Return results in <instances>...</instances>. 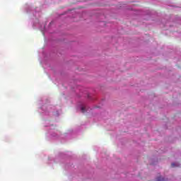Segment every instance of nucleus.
Here are the masks:
<instances>
[{
    "instance_id": "f257e3e1",
    "label": "nucleus",
    "mask_w": 181,
    "mask_h": 181,
    "mask_svg": "<svg viewBox=\"0 0 181 181\" xmlns=\"http://www.w3.org/2000/svg\"><path fill=\"white\" fill-rule=\"evenodd\" d=\"M81 110L82 112H86V108L84 107H82Z\"/></svg>"
},
{
    "instance_id": "f03ea898",
    "label": "nucleus",
    "mask_w": 181,
    "mask_h": 181,
    "mask_svg": "<svg viewBox=\"0 0 181 181\" xmlns=\"http://www.w3.org/2000/svg\"><path fill=\"white\" fill-rule=\"evenodd\" d=\"M171 166H172V168H175V167L176 166V163H173L171 164Z\"/></svg>"
},
{
    "instance_id": "7ed1b4c3",
    "label": "nucleus",
    "mask_w": 181,
    "mask_h": 181,
    "mask_svg": "<svg viewBox=\"0 0 181 181\" xmlns=\"http://www.w3.org/2000/svg\"><path fill=\"white\" fill-rule=\"evenodd\" d=\"M157 181H162V177H159L157 179Z\"/></svg>"
}]
</instances>
